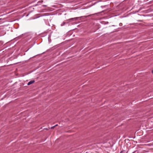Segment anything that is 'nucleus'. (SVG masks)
I'll return each instance as SVG.
<instances>
[{"label":"nucleus","instance_id":"obj_3","mask_svg":"<svg viewBox=\"0 0 153 153\" xmlns=\"http://www.w3.org/2000/svg\"><path fill=\"white\" fill-rule=\"evenodd\" d=\"M65 22H63L61 24V25L62 26H63L64 25H65Z\"/></svg>","mask_w":153,"mask_h":153},{"label":"nucleus","instance_id":"obj_5","mask_svg":"<svg viewBox=\"0 0 153 153\" xmlns=\"http://www.w3.org/2000/svg\"><path fill=\"white\" fill-rule=\"evenodd\" d=\"M44 6L45 7V6H46V5H45V6Z\"/></svg>","mask_w":153,"mask_h":153},{"label":"nucleus","instance_id":"obj_1","mask_svg":"<svg viewBox=\"0 0 153 153\" xmlns=\"http://www.w3.org/2000/svg\"><path fill=\"white\" fill-rule=\"evenodd\" d=\"M34 82H35L34 80L30 81L28 83L27 85H30V84H31L34 83Z\"/></svg>","mask_w":153,"mask_h":153},{"label":"nucleus","instance_id":"obj_2","mask_svg":"<svg viewBox=\"0 0 153 153\" xmlns=\"http://www.w3.org/2000/svg\"><path fill=\"white\" fill-rule=\"evenodd\" d=\"M79 18V17H75V18H71V19H69V20H77Z\"/></svg>","mask_w":153,"mask_h":153},{"label":"nucleus","instance_id":"obj_6","mask_svg":"<svg viewBox=\"0 0 153 153\" xmlns=\"http://www.w3.org/2000/svg\"><path fill=\"white\" fill-rule=\"evenodd\" d=\"M1 20V19L0 18V20Z\"/></svg>","mask_w":153,"mask_h":153},{"label":"nucleus","instance_id":"obj_4","mask_svg":"<svg viewBox=\"0 0 153 153\" xmlns=\"http://www.w3.org/2000/svg\"><path fill=\"white\" fill-rule=\"evenodd\" d=\"M57 126V124H56V125H55V126H53L51 127V129H53V128H54L55 126Z\"/></svg>","mask_w":153,"mask_h":153}]
</instances>
